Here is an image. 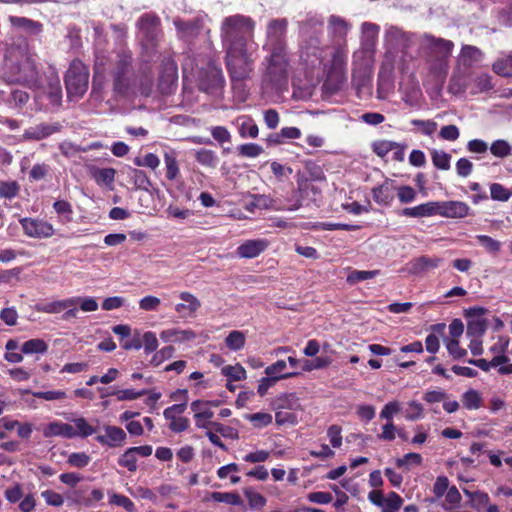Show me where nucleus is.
<instances>
[{"instance_id": "nucleus-14", "label": "nucleus", "mask_w": 512, "mask_h": 512, "mask_svg": "<svg viewBox=\"0 0 512 512\" xmlns=\"http://www.w3.org/2000/svg\"><path fill=\"white\" fill-rule=\"evenodd\" d=\"M20 224L24 233L31 238H49L55 233L53 225L42 219L22 218Z\"/></svg>"}, {"instance_id": "nucleus-63", "label": "nucleus", "mask_w": 512, "mask_h": 512, "mask_svg": "<svg viewBox=\"0 0 512 512\" xmlns=\"http://www.w3.org/2000/svg\"><path fill=\"white\" fill-rule=\"evenodd\" d=\"M239 154L244 157L255 158L263 153V148L256 143L242 144L238 148Z\"/></svg>"}, {"instance_id": "nucleus-23", "label": "nucleus", "mask_w": 512, "mask_h": 512, "mask_svg": "<svg viewBox=\"0 0 512 512\" xmlns=\"http://www.w3.org/2000/svg\"><path fill=\"white\" fill-rule=\"evenodd\" d=\"M234 125L237 127L241 138L254 139L259 134L258 126L250 116L242 115L237 117L234 121Z\"/></svg>"}, {"instance_id": "nucleus-19", "label": "nucleus", "mask_w": 512, "mask_h": 512, "mask_svg": "<svg viewBox=\"0 0 512 512\" xmlns=\"http://www.w3.org/2000/svg\"><path fill=\"white\" fill-rule=\"evenodd\" d=\"M62 126L58 122L54 123H39L35 126L29 127L24 131V138L27 140L39 141L45 139L61 130Z\"/></svg>"}, {"instance_id": "nucleus-59", "label": "nucleus", "mask_w": 512, "mask_h": 512, "mask_svg": "<svg viewBox=\"0 0 512 512\" xmlns=\"http://www.w3.org/2000/svg\"><path fill=\"white\" fill-rule=\"evenodd\" d=\"M222 373L230 380L240 381L246 377L245 369L240 365H227L222 368Z\"/></svg>"}, {"instance_id": "nucleus-24", "label": "nucleus", "mask_w": 512, "mask_h": 512, "mask_svg": "<svg viewBox=\"0 0 512 512\" xmlns=\"http://www.w3.org/2000/svg\"><path fill=\"white\" fill-rule=\"evenodd\" d=\"M401 215L413 218L437 215V201H430L415 207L404 208L401 212Z\"/></svg>"}, {"instance_id": "nucleus-33", "label": "nucleus", "mask_w": 512, "mask_h": 512, "mask_svg": "<svg viewBox=\"0 0 512 512\" xmlns=\"http://www.w3.org/2000/svg\"><path fill=\"white\" fill-rule=\"evenodd\" d=\"M20 350L26 355L45 354L48 350V344L43 339L34 338L24 342Z\"/></svg>"}, {"instance_id": "nucleus-1", "label": "nucleus", "mask_w": 512, "mask_h": 512, "mask_svg": "<svg viewBox=\"0 0 512 512\" xmlns=\"http://www.w3.org/2000/svg\"><path fill=\"white\" fill-rule=\"evenodd\" d=\"M2 77L7 83L20 84L30 89L41 87L35 55L26 47L11 45L7 48L2 65Z\"/></svg>"}, {"instance_id": "nucleus-34", "label": "nucleus", "mask_w": 512, "mask_h": 512, "mask_svg": "<svg viewBox=\"0 0 512 512\" xmlns=\"http://www.w3.org/2000/svg\"><path fill=\"white\" fill-rule=\"evenodd\" d=\"M72 426L75 437L86 438L97 432V428L93 427L85 418L79 417L72 420Z\"/></svg>"}, {"instance_id": "nucleus-40", "label": "nucleus", "mask_w": 512, "mask_h": 512, "mask_svg": "<svg viewBox=\"0 0 512 512\" xmlns=\"http://www.w3.org/2000/svg\"><path fill=\"white\" fill-rule=\"evenodd\" d=\"M196 161L206 167L215 168L218 163V157L216 153L208 149H200L195 153Z\"/></svg>"}, {"instance_id": "nucleus-35", "label": "nucleus", "mask_w": 512, "mask_h": 512, "mask_svg": "<svg viewBox=\"0 0 512 512\" xmlns=\"http://www.w3.org/2000/svg\"><path fill=\"white\" fill-rule=\"evenodd\" d=\"M487 329V321L483 318L469 319L466 334L469 338H481Z\"/></svg>"}, {"instance_id": "nucleus-11", "label": "nucleus", "mask_w": 512, "mask_h": 512, "mask_svg": "<svg viewBox=\"0 0 512 512\" xmlns=\"http://www.w3.org/2000/svg\"><path fill=\"white\" fill-rule=\"evenodd\" d=\"M65 496L67 501L72 505L92 507L103 499L104 494L101 489H90L89 486H79L67 491Z\"/></svg>"}, {"instance_id": "nucleus-17", "label": "nucleus", "mask_w": 512, "mask_h": 512, "mask_svg": "<svg viewBox=\"0 0 512 512\" xmlns=\"http://www.w3.org/2000/svg\"><path fill=\"white\" fill-rule=\"evenodd\" d=\"M470 214V207L462 201H437V215L446 218H464Z\"/></svg>"}, {"instance_id": "nucleus-8", "label": "nucleus", "mask_w": 512, "mask_h": 512, "mask_svg": "<svg viewBox=\"0 0 512 512\" xmlns=\"http://www.w3.org/2000/svg\"><path fill=\"white\" fill-rule=\"evenodd\" d=\"M136 28L142 48L151 57L162 36L160 18L153 13H145L138 18Z\"/></svg>"}, {"instance_id": "nucleus-41", "label": "nucleus", "mask_w": 512, "mask_h": 512, "mask_svg": "<svg viewBox=\"0 0 512 512\" xmlns=\"http://www.w3.org/2000/svg\"><path fill=\"white\" fill-rule=\"evenodd\" d=\"M164 162L166 166V177L174 180L179 174V167L176 159V153L169 151L164 153Z\"/></svg>"}, {"instance_id": "nucleus-43", "label": "nucleus", "mask_w": 512, "mask_h": 512, "mask_svg": "<svg viewBox=\"0 0 512 512\" xmlns=\"http://www.w3.org/2000/svg\"><path fill=\"white\" fill-rule=\"evenodd\" d=\"M118 464L121 467L126 468L130 472L137 471V456L132 451L131 448H128L121 454L118 458Z\"/></svg>"}, {"instance_id": "nucleus-13", "label": "nucleus", "mask_w": 512, "mask_h": 512, "mask_svg": "<svg viewBox=\"0 0 512 512\" xmlns=\"http://www.w3.org/2000/svg\"><path fill=\"white\" fill-rule=\"evenodd\" d=\"M178 79V69L176 63L171 58H164L161 64L158 89L162 94H170L176 87Z\"/></svg>"}, {"instance_id": "nucleus-60", "label": "nucleus", "mask_w": 512, "mask_h": 512, "mask_svg": "<svg viewBox=\"0 0 512 512\" xmlns=\"http://www.w3.org/2000/svg\"><path fill=\"white\" fill-rule=\"evenodd\" d=\"M246 418L252 422L256 428L266 427L272 423V415L264 412L250 414L247 415Z\"/></svg>"}, {"instance_id": "nucleus-22", "label": "nucleus", "mask_w": 512, "mask_h": 512, "mask_svg": "<svg viewBox=\"0 0 512 512\" xmlns=\"http://www.w3.org/2000/svg\"><path fill=\"white\" fill-rule=\"evenodd\" d=\"M268 247L265 239L247 240L237 248V254L241 258H255L260 255Z\"/></svg>"}, {"instance_id": "nucleus-52", "label": "nucleus", "mask_w": 512, "mask_h": 512, "mask_svg": "<svg viewBox=\"0 0 512 512\" xmlns=\"http://www.w3.org/2000/svg\"><path fill=\"white\" fill-rule=\"evenodd\" d=\"M451 155L445 151L434 150L432 152V162L434 166L441 170L450 169Z\"/></svg>"}, {"instance_id": "nucleus-5", "label": "nucleus", "mask_w": 512, "mask_h": 512, "mask_svg": "<svg viewBox=\"0 0 512 512\" xmlns=\"http://www.w3.org/2000/svg\"><path fill=\"white\" fill-rule=\"evenodd\" d=\"M113 90L116 94L127 96L134 92L137 76L133 66V54L127 47H121L116 51L110 71Z\"/></svg>"}, {"instance_id": "nucleus-64", "label": "nucleus", "mask_w": 512, "mask_h": 512, "mask_svg": "<svg viewBox=\"0 0 512 512\" xmlns=\"http://www.w3.org/2000/svg\"><path fill=\"white\" fill-rule=\"evenodd\" d=\"M50 172V166L45 163L35 164L29 172V178L32 181H40L46 178Z\"/></svg>"}, {"instance_id": "nucleus-4", "label": "nucleus", "mask_w": 512, "mask_h": 512, "mask_svg": "<svg viewBox=\"0 0 512 512\" xmlns=\"http://www.w3.org/2000/svg\"><path fill=\"white\" fill-rule=\"evenodd\" d=\"M255 21L243 14L223 18L220 25V39L223 51L257 44L254 39Z\"/></svg>"}, {"instance_id": "nucleus-39", "label": "nucleus", "mask_w": 512, "mask_h": 512, "mask_svg": "<svg viewBox=\"0 0 512 512\" xmlns=\"http://www.w3.org/2000/svg\"><path fill=\"white\" fill-rule=\"evenodd\" d=\"M211 499L215 502L226 503L232 506H238L243 503L240 495L236 492H213Z\"/></svg>"}, {"instance_id": "nucleus-32", "label": "nucleus", "mask_w": 512, "mask_h": 512, "mask_svg": "<svg viewBox=\"0 0 512 512\" xmlns=\"http://www.w3.org/2000/svg\"><path fill=\"white\" fill-rule=\"evenodd\" d=\"M286 367H287L286 361L278 360L274 364L266 367L265 374L267 376L277 377V381H279L281 379H288V378L295 377L298 375L297 372L284 373V370L286 369Z\"/></svg>"}, {"instance_id": "nucleus-18", "label": "nucleus", "mask_w": 512, "mask_h": 512, "mask_svg": "<svg viewBox=\"0 0 512 512\" xmlns=\"http://www.w3.org/2000/svg\"><path fill=\"white\" fill-rule=\"evenodd\" d=\"M440 262L441 259L437 257L420 256L411 260L403 270L410 275H423L437 268Z\"/></svg>"}, {"instance_id": "nucleus-61", "label": "nucleus", "mask_w": 512, "mask_h": 512, "mask_svg": "<svg viewBox=\"0 0 512 512\" xmlns=\"http://www.w3.org/2000/svg\"><path fill=\"white\" fill-rule=\"evenodd\" d=\"M142 347H144V351L146 354H150L155 352L158 348V340L156 334L152 331H147L143 334L142 338Z\"/></svg>"}, {"instance_id": "nucleus-62", "label": "nucleus", "mask_w": 512, "mask_h": 512, "mask_svg": "<svg viewBox=\"0 0 512 512\" xmlns=\"http://www.w3.org/2000/svg\"><path fill=\"white\" fill-rule=\"evenodd\" d=\"M401 410V404L398 401H390L382 408L380 418L387 422H393V417Z\"/></svg>"}, {"instance_id": "nucleus-45", "label": "nucleus", "mask_w": 512, "mask_h": 512, "mask_svg": "<svg viewBox=\"0 0 512 512\" xmlns=\"http://www.w3.org/2000/svg\"><path fill=\"white\" fill-rule=\"evenodd\" d=\"M191 410L194 412V418H204L210 420L214 416L211 408L204 403V400H195L190 405Z\"/></svg>"}, {"instance_id": "nucleus-21", "label": "nucleus", "mask_w": 512, "mask_h": 512, "mask_svg": "<svg viewBox=\"0 0 512 512\" xmlns=\"http://www.w3.org/2000/svg\"><path fill=\"white\" fill-rule=\"evenodd\" d=\"M299 199L297 202L289 208V210H297L302 206L301 200L309 198L312 201H316L321 194V190L307 179H299L297 181Z\"/></svg>"}, {"instance_id": "nucleus-7", "label": "nucleus", "mask_w": 512, "mask_h": 512, "mask_svg": "<svg viewBox=\"0 0 512 512\" xmlns=\"http://www.w3.org/2000/svg\"><path fill=\"white\" fill-rule=\"evenodd\" d=\"M262 66L263 83L272 89H279L287 82L288 53H267Z\"/></svg>"}, {"instance_id": "nucleus-6", "label": "nucleus", "mask_w": 512, "mask_h": 512, "mask_svg": "<svg viewBox=\"0 0 512 512\" xmlns=\"http://www.w3.org/2000/svg\"><path fill=\"white\" fill-rule=\"evenodd\" d=\"M321 37V27L305 26L302 29L300 56L304 62L311 66L321 64L329 55V45Z\"/></svg>"}, {"instance_id": "nucleus-55", "label": "nucleus", "mask_w": 512, "mask_h": 512, "mask_svg": "<svg viewBox=\"0 0 512 512\" xmlns=\"http://www.w3.org/2000/svg\"><path fill=\"white\" fill-rule=\"evenodd\" d=\"M109 503L119 507H123L128 512L135 511V505L130 498L125 495L112 493L109 495Z\"/></svg>"}, {"instance_id": "nucleus-57", "label": "nucleus", "mask_w": 512, "mask_h": 512, "mask_svg": "<svg viewBox=\"0 0 512 512\" xmlns=\"http://www.w3.org/2000/svg\"><path fill=\"white\" fill-rule=\"evenodd\" d=\"M405 418L409 421H414L423 418V406L417 401H410L404 412Z\"/></svg>"}, {"instance_id": "nucleus-46", "label": "nucleus", "mask_w": 512, "mask_h": 512, "mask_svg": "<svg viewBox=\"0 0 512 512\" xmlns=\"http://www.w3.org/2000/svg\"><path fill=\"white\" fill-rule=\"evenodd\" d=\"M148 393L149 391L147 389L139 391H135L134 389H121L112 391L111 395L115 396L119 401H131L147 395Z\"/></svg>"}, {"instance_id": "nucleus-49", "label": "nucleus", "mask_w": 512, "mask_h": 512, "mask_svg": "<svg viewBox=\"0 0 512 512\" xmlns=\"http://www.w3.org/2000/svg\"><path fill=\"white\" fill-rule=\"evenodd\" d=\"M482 398L478 391L470 389L466 391L462 396V402L465 408L468 410H476L481 406Z\"/></svg>"}, {"instance_id": "nucleus-54", "label": "nucleus", "mask_w": 512, "mask_h": 512, "mask_svg": "<svg viewBox=\"0 0 512 512\" xmlns=\"http://www.w3.org/2000/svg\"><path fill=\"white\" fill-rule=\"evenodd\" d=\"M275 422L278 426L295 425L297 423V416L290 410L277 409L275 413Z\"/></svg>"}, {"instance_id": "nucleus-16", "label": "nucleus", "mask_w": 512, "mask_h": 512, "mask_svg": "<svg viewBox=\"0 0 512 512\" xmlns=\"http://www.w3.org/2000/svg\"><path fill=\"white\" fill-rule=\"evenodd\" d=\"M179 38L191 40L197 37L203 29V19L201 17H193L190 19H182L176 17L173 20Z\"/></svg>"}, {"instance_id": "nucleus-31", "label": "nucleus", "mask_w": 512, "mask_h": 512, "mask_svg": "<svg viewBox=\"0 0 512 512\" xmlns=\"http://www.w3.org/2000/svg\"><path fill=\"white\" fill-rule=\"evenodd\" d=\"M371 80V71L366 66H359L353 69L352 85L360 90L366 87Z\"/></svg>"}, {"instance_id": "nucleus-29", "label": "nucleus", "mask_w": 512, "mask_h": 512, "mask_svg": "<svg viewBox=\"0 0 512 512\" xmlns=\"http://www.w3.org/2000/svg\"><path fill=\"white\" fill-rule=\"evenodd\" d=\"M372 196L374 201L381 205H390L394 199L391 186L388 182L373 188Z\"/></svg>"}, {"instance_id": "nucleus-48", "label": "nucleus", "mask_w": 512, "mask_h": 512, "mask_svg": "<svg viewBox=\"0 0 512 512\" xmlns=\"http://www.w3.org/2000/svg\"><path fill=\"white\" fill-rule=\"evenodd\" d=\"M395 148H399V144L390 140H378L372 143L373 152L381 158L385 157Z\"/></svg>"}, {"instance_id": "nucleus-28", "label": "nucleus", "mask_w": 512, "mask_h": 512, "mask_svg": "<svg viewBox=\"0 0 512 512\" xmlns=\"http://www.w3.org/2000/svg\"><path fill=\"white\" fill-rule=\"evenodd\" d=\"M44 435L46 437L51 436H62L65 438H74L75 433L73 430L72 424L62 423V422H52L47 428L44 430Z\"/></svg>"}, {"instance_id": "nucleus-50", "label": "nucleus", "mask_w": 512, "mask_h": 512, "mask_svg": "<svg viewBox=\"0 0 512 512\" xmlns=\"http://www.w3.org/2000/svg\"><path fill=\"white\" fill-rule=\"evenodd\" d=\"M379 32V26L373 23L364 22L362 24L363 41L365 45H373Z\"/></svg>"}, {"instance_id": "nucleus-3", "label": "nucleus", "mask_w": 512, "mask_h": 512, "mask_svg": "<svg viewBox=\"0 0 512 512\" xmlns=\"http://www.w3.org/2000/svg\"><path fill=\"white\" fill-rule=\"evenodd\" d=\"M228 73L231 77L232 87L242 94L241 99H246L244 81L251 77L258 57V44H250L242 48L223 51Z\"/></svg>"}, {"instance_id": "nucleus-9", "label": "nucleus", "mask_w": 512, "mask_h": 512, "mask_svg": "<svg viewBox=\"0 0 512 512\" xmlns=\"http://www.w3.org/2000/svg\"><path fill=\"white\" fill-rule=\"evenodd\" d=\"M288 20L272 18L265 28V40L262 49L267 53H287Z\"/></svg>"}, {"instance_id": "nucleus-51", "label": "nucleus", "mask_w": 512, "mask_h": 512, "mask_svg": "<svg viewBox=\"0 0 512 512\" xmlns=\"http://www.w3.org/2000/svg\"><path fill=\"white\" fill-rule=\"evenodd\" d=\"M227 347L231 350L237 351L244 347L245 336L240 331H232L225 339Z\"/></svg>"}, {"instance_id": "nucleus-42", "label": "nucleus", "mask_w": 512, "mask_h": 512, "mask_svg": "<svg viewBox=\"0 0 512 512\" xmlns=\"http://www.w3.org/2000/svg\"><path fill=\"white\" fill-rule=\"evenodd\" d=\"M277 409L297 410L300 408L299 399L295 393L283 394L276 400Z\"/></svg>"}, {"instance_id": "nucleus-12", "label": "nucleus", "mask_w": 512, "mask_h": 512, "mask_svg": "<svg viewBox=\"0 0 512 512\" xmlns=\"http://www.w3.org/2000/svg\"><path fill=\"white\" fill-rule=\"evenodd\" d=\"M225 80L220 68L208 67L200 76L199 89L213 96H220L223 92Z\"/></svg>"}, {"instance_id": "nucleus-10", "label": "nucleus", "mask_w": 512, "mask_h": 512, "mask_svg": "<svg viewBox=\"0 0 512 512\" xmlns=\"http://www.w3.org/2000/svg\"><path fill=\"white\" fill-rule=\"evenodd\" d=\"M89 71L84 63L73 60L65 75L67 95L70 99L81 98L88 89Z\"/></svg>"}, {"instance_id": "nucleus-44", "label": "nucleus", "mask_w": 512, "mask_h": 512, "mask_svg": "<svg viewBox=\"0 0 512 512\" xmlns=\"http://www.w3.org/2000/svg\"><path fill=\"white\" fill-rule=\"evenodd\" d=\"M129 175L134 185L139 189L148 191L152 186L150 179L143 170L131 169Z\"/></svg>"}, {"instance_id": "nucleus-20", "label": "nucleus", "mask_w": 512, "mask_h": 512, "mask_svg": "<svg viewBox=\"0 0 512 512\" xmlns=\"http://www.w3.org/2000/svg\"><path fill=\"white\" fill-rule=\"evenodd\" d=\"M105 434L96 436V441L108 447H121L125 444L127 435L125 431L117 426L106 425Z\"/></svg>"}, {"instance_id": "nucleus-2", "label": "nucleus", "mask_w": 512, "mask_h": 512, "mask_svg": "<svg viewBox=\"0 0 512 512\" xmlns=\"http://www.w3.org/2000/svg\"><path fill=\"white\" fill-rule=\"evenodd\" d=\"M453 47L452 41L437 38L431 34H424L421 39L420 50L426 68L433 80L441 85L448 73V63Z\"/></svg>"}, {"instance_id": "nucleus-25", "label": "nucleus", "mask_w": 512, "mask_h": 512, "mask_svg": "<svg viewBox=\"0 0 512 512\" xmlns=\"http://www.w3.org/2000/svg\"><path fill=\"white\" fill-rule=\"evenodd\" d=\"M350 24L343 18L331 15L328 20V30L331 35L338 41H344L348 31L350 30Z\"/></svg>"}, {"instance_id": "nucleus-15", "label": "nucleus", "mask_w": 512, "mask_h": 512, "mask_svg": "<svg viewBox=\"0 0 512 512\" xmlns=\"http://www.w3.org/2000/svg\"><path fill=\"white\" fill-rule=\"evenodd\" d=\"M412 34L397 26L390 25L384 34L385 44L394 51H405L411 46Z\"/></svg>"}, {"instance_id": "nucleus-56", "label": "nucleus", "mask_w": 512, "mask_h": 512, "mask_svg": "<svg viewBox=\"0 0 512 512\" xmlns=\"http://www.w3.org/2000/svg\"><path fill=\"white\" fill-rule=\"evenodd\" d=\"M476 239L489 253H498L501 250V242L488 235H477Z\"/></svg>"}, {"instance_id": "nucleus-38", "label": "nucleus", "mask_w": 512, "mask_h": 512, "mask_svg": "<svg viewBox=\"0 0 512 512\" xmlns=\"http://www.w3.org/2000/svg\"><path fill=\"white\" fill-rule=\"evenodd\" d=\"M20 192V185L15 180L0 181V199L11 200Z\"/></svg>"}, {"instance_id": "nucleus-58", "label": "nucleus", "mask_w": 512, "mask_h": 512, "mask_svg": "<svg viewBox=\"0 0 512 512\" xmlns=\"http://www.w3.org/2000/svg\"><path fill=\"white\" fill-rule=\"evenodd\" d=\"M180 299L184 301L188 315H193L201 307V302L189 292H181L179 295Z\"/></svg>"}, {"instance_id": "nucleus-36", "label": "nucleus", "mask_w": 512, "mask_h": 512, "mask_svg": "<svg viewBox=\"0 0 512 512\" xmlns=\"http://www.w3.org/2000/svg\"><path fill=\"white\" fill-rule=\"evenodd\" d=\"M13 23L30 35H39L43 29L40 22L25 17H17L13 19Z\"/></svg>"}, {"instance_id": "nucleus-30", "label": "nucleus", "mask_w": 512, "mask_h": 512, "mask_svg": "<svg viewBox=\"0 0 512 512\" xmlns=\"http://www.w3.org/2000/svg\"><path fill=\"white\" fill-rule=\"evenodd\" d=\"M78 300L67 298L64 300L52 301L38 307V311L44 313H60L69 307L77 306Z\"/></svg>"}, {"instance_id": "nucleus-47", "label": "nucleus", "mask_w": 512, "mask_h": 512, "mask_svg": "<svg viewBox=\"0 0 512 512\" xmlns=\"http://www.w3.org/2000/svg\"><path fill=\"white\" fill-rule=\"evenodd\" d=\"M493 71L500 76L512 77V53L497 60L493 64Z\"/></svg>"}, {"instance_id": "nucleus-27", "label": "nucleus", "mask_w": 512, "mask_h": 512, "mask_svg": "<svg viewBox=\"0 0 512 512\" xmlns=\"http://www.w3.org/2000/svg\"><path fill=\"white\" fill-rule=\"evenodd\" d=\"M91 177L98 185L111 186L115 180L116 170L114 168H98L95 166L89 169Z\"/></svg>"}, {"instance_id": "nucleus-53", "label": "nucleus", "mask_w": 512, "mask_h": 512, "mask_svg": "<svg viewBox=\"0 0 512 512\" xmlns=\"http://www.w3.org/2000/svg\"><path fill=\"white\" fill-rule=\"evenodd\" d=\"M490 151L494 156L504 158L511 154L512 147L506 140L498 139L491 144Z\"/></svg>"}, {"instance_id": "nucleus-37", "label": "nucleus", "mask_w": 512, "mask_h": 512, "mask_svg": "<svg viewBox=\"0 0 512 512\" xmlns=\"http://www.w3.org/2000/svg\"><path fill=\"white\" fill-rule=\"evenodd\" d=\"M272 207V199L266 195L255 194L251 196L250 201L245 205V209L250 212L255 210L270 209Z\"/></svg>"}, {"instance_id": "nucleus-26", "label": "nucleus", "mask_w": 512, "mask_h": 512, "mask_svg": "<svg viewBox=\"0 0 512 512\" xmlns=\"http://www.w3.org/2000/svg\"><path fill=\"white\" fill-rule=\"evenodd\" d=\"M163 342H188L196 338V333L191 329H167L160 333Z\"/></svg>"}]
</instances>
